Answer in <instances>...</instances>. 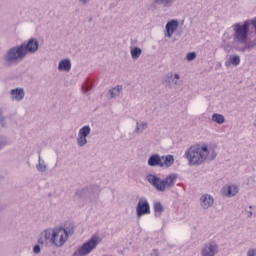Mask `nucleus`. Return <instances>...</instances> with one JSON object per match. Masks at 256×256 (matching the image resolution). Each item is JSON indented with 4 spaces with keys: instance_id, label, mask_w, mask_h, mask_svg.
I'll return each instance as SVG.
<instances>
[{
    "instance_id": "f257e3e1",
    "label": "nucleus",
    "mask_w": 256,
    "mask_h": 256,
    "mask_svg": "<svg viewBox=\"0 0 256 256\" xmlns=\"http://www.w3.org/2000/svg\"><path fill=\"white\" fill-rule=\"evenodd\" d=\"M185 157L189 163L194 167H199L207 161H214L217 157V151L213 147H209L206 144L191 146L186 152Z\"/></svg>"
},
{
    "instance_id": "f03ea898",
    "label": "nucleus",
    "mask_w": 256,
    "mask_h": 256,
    "mask_svg": "<svg viewBox=\"0 0 256 256\" xmlns=\"http://www.w3.org/2000/svg\"><path fill=\"white\" fill-rule=\"evenodd\" d=\"M74 229L71 227L57 226L54 228H48L42 232L44 241H49L54 247L61 248L69 239V235H73Z\"/></svg>"
},
{
    "instance_id": "7ed1b4c3",
    "label": "nucleus",
    "mask_w": 256,
    "mask_h": 256,
    "mask_svg": "<svg viewBox=\"0 0 256 256\" xmlns=\"http://www.w3.org/2000/svg\"><path fill=\"white\" fill-rule=\"evenodd\" d=\"M179 179V175L172 173L166 176L165 179H161L159 176L155 174H148L146 176V180L156 191L160 193H164L167 189H173L175 187V181Z\"/></svg>"
},
{
    "instance_id": "20e7f679",
    "label": "nucleus",
    "mask_w": 256,
    "mask_h": 256,
    "mask_svg": "<svg viewBox=\"0 0 256 256\" xmlns=\"http://www.w3.org/2000/svg\"><path fill=\"white\" fill-rule=\"evenodd\" d=\"M2 59L6 67H14V65H19L25 59V54H23L21 46H13L6 51Z\"/></svg>"
},
{
    "instance_id": "39448f33",
    "label": "nucleus",
    "mask_w": 256,
    "mask_h": 256,
    "mask_svg": "<svg viewBox=\"0 0 256 256\" xmlns=\"http://www.w3.org/2000/svg\"><path fill=\"white\" fill-rule=\"evenodd\" d=\"M99 236L93 235L88 241L84 242L80 247H78L72 256H87L91 255L95 249H97V245H99Z\"/></svg>"
},
{
    "instance_id": "423d86ee",
    "label": "nucleus",
    "mask_w": 256,
    "mask_h": 256,
    "mask_svg": "<svg viewBox=\"0 0 256 256\" xmlns=\"http://www.w3.org/2000/svg\"><path fill=\"white\" fill-rule=\"evenodd\" d=\"M175 163L173 155L161 156L159 154H152L148 159L149 167H161L162 169L169 168Z\"/></svg>"
},
{
    "instance_id": "0eeeda50",
    "label": "nucleus",
    "mask_w": 256,
    "mask_h": 256,
    "mask_svg": "<svg viewBox=\"0 0 256 256\" xmlns=\"http://www.w3.org/2000/svg\"><path fill=\"white\" fill-rule=\"evenodd\" d=\"M163 85L166 89H177L183 85V79L177 72H169L162 80Z\"/></svg>"
},
{
    "instance_id": "6e6552de",
    "label": "nucleus",
    "mask_w": 256,
    "mask_h": 256,
    "mask_svg": "<svg viewBox=\"0 0 256 256\" xmlns=\"http://www.w3.org/2000/svg\"><path fill=\"white\" fill-rule=\"evenodd\" d=\"M20 46V49L22 50V53L24 54V57H27V55H33L39 51V41L37 39L31 38L28 40L27 43H22Z\"/></svg>"
},
{
    "instance_id": "1a4fd4ad",
    "label": "nucleus",
    "mask_w": 256,
    "mask_h": 256,
    "mask_svg": "<svg viewBox=\"0 0 256 256\" xmlns=\"http://www.w3.org/2000/svg\"><path fill=\"white\" fill-rule=\"evenodd\" d=\"M151 207L149 206V201L146 198H140L136 206V216L137 219H141L143 215H150Z\"/></svg>"
},
{
    "instance_id": "9d476101",
    "label": "nucleus",
    "mask_w": 256,
    "mask_h": 256,
    "mask_svg": "<svg viewBox=\"0 0 256 256\" xmlns=\"http://www.w3.org/2000/svg\"><path fill=\"white\" fill-rule=\"evenodd\" d=\"M89 135H91V127L89 125H85L79 129L77 137L78 147H85V145H87V137H89Z\"/></svg>"
},
{
    "instance_id": "9b49d317",
    "label": "nucleus",
    "mask_w": 256,
    "mask_h": 256,
    "mask_svg": "<svg viewBox=\"0 0 256 256\" xmlns=\"http://www.w3.org/2000/svg\"><path fill=\"white\" fill-rule=\"evenodd\" d=\"M217 253H219V246L215 241L207 242L201 249V256H215Z\"/></svg>"
},
{
    "instance_id": "f8f14e48",
    "label": "nucleus",
    "mask_w": 256,
    "mask_h": 256,
    "mask_svg": "<svg viewBox=\"0 0 256 256\" xmlns=\"http://www.w3.org/2000/svg\"><path fill=\"white\" fill-rule=\"evenodd\" d=\"M200 207L201 209H209L210 207H213V203H215V199H213V196L211 194H203L200 197Z\"/></svg>"
},
{
    "instance_id": "ddd939ff",
    "label": "nucleus",
    "mask_w": 256,
    "mask_h": 256,
    "mask_svg": "<svg viewBox=\"0 0 256 256\" xmlns=\"http://www.w3.org/2000/svg\"><path fill=\"white\" fill-rule=\"evenodd\" d=\"M239 193V187L237 185H227L222 188V195L224 197H235Z\"/></svg>"
},
{
    "instance_id": "4468645a",
    "label": "nucleus",
    "mask_w": 256,
    "mask_h": 256,
    "mask_svg": "<svg viewBox=\"0 0 256 256\" xmlns=\"http://www.w3.org/2000/svg\"><path fill=\"white\" fill-rule=\"evenodd\" d=\"M10 99L12 101H23L25 99V89L15 88L10 90Z\"/></svg>"
},
{
    "instance_id": "2eb2a0df",
    "label": "nucleus",
    "mask_w": 256,
    "mask_h": 256,
    "mask_svg": "<svg viewBox=\"0 0 256 256\" xmlns=\"http://www.w3.org/2000/svg\"><path fill=\"white\" fill-rule=\"evenodd\" d=\"M177 27H179V21L171 20L166 24V34L165 37L171 39L173 37V33L177 31Z\"/></svg>"
},
{
    "instance_id": "dca6fc26",
    "label": "nucleus",
    "mask_w": 256,
    "mask_h": 256,
    "mask_svg": "<svg viewBox=\"0 0 256 256\" xmlns=\"http://www.w3.org/2000/svg\"><path fill=\"white\" fill-rule=\"evenodd\" d=\"M122 91H123V86L117 85L108 91L107 97L108 99H115L116 97H119V95H121Z\"/></svg>"
},
{
    "instance_id": "f3484780",
    "label": "nucleus",
    "mask_w": 256,
    "mask_h": 256,
    "mask_svg": "<svg viewBox=\"0 0 256 256\" xmlns=\"http://www.w3.org/2000/svg\"><path fill=\"white\" fill-rule=\"evenodd\" d=\"M241 63V57L237 54H231L228 60L225 62V66L229 67V65H233V67H237Z\"/></svg>"
},
{
    "instance_id": "a211bd4d",
    "label": "nucleus",
    "mask_w": 256,
    "mask_h": 256,
    "mask_svg": "<svg viewBox=\"0 0 256 256\" xmlns=\"http://www.w3.org/2000/svg\"><path fill=\"white\" fill-rule=\"evenodd\" d=\"M58 70L69 73V71H71V60L69 58L61 60L58 64Z\"/></svg>"
},
{
    "instance_id": "6ab92c4d",
    "label": "nucleus",
    "mask_w": 256,
    "mask_h": 256,
    "mask_svg": "<svg viewBox=\"0 0 256 256\" xmlns=\"http://www.w3.org/2000/svg\"><path fill=\"white\" fill-rule=\"evenodd\" d=\"M176 1L177 0H153V3H155V5H161L164 9H169L175 5Z\"/></svg>"
},
{
    "instance_id": "aec40b11",
    "label": "nucleus",
    "mask_w": 256,
    "mask_h": 256,
    "mask_svg": "<svg viewBox=\"0 0 256 256\" xmlns=\"http://www.w3.org/2000/svg\"><path fill=\"white\" fill-rule=\"evenodd\" d=\"M149 127V124L147 122H137L136 123V128L134 130V135H139V133H143L145 129Z\"/></svg>"
},
{
    "instance_id": "412c9836",
    "label": "nucleus",
    "mask_w": 256,
    "mask_h": 256,
    "mask_svg": "<svg viewBox=\"0 0 256 256\" xmlns=\"http://www.w3.org/2000/svg\"><path fill=\"white\" fill-rule=\"evenodd\" d=\"M143 53V50L139 47H133L130 50V55L134 61H137L141 57V54Z\"/></svg>"
},
{
    "instance_id": "4be33fe9",
    "label": "nucleus",
    "mask_w": 256,
    "mask_h": 256,
    "mask_svg": "<svg viewBox=\"0 0 256 256\" xmlns=\"http://www.w3.org/2000/svg\"><path fill=\"white\" fill-rule=\"evenodd\" d=\"M37 171L39 173H45L47 171V163H45V160L41 159V156L38 157V164L36 165Z\"/></svg>"
},
{
    "instance_id": "5701e85b",
    "label": "nucleus",
    "mask_w": 256,
    "mask_h": 256,
    "mask_svg": "<svg viewBox=\"0 0 256 256\" xmlns=\"http://www.w3.org/2000/svg\"><path fill=\"white\" fill-rule=\"evenodd\" d=\"M212 121L213 123H217V125H223V123H225V116H223V114L214 113L212 115Z\"/></svg>"
},
{
    "instance_id": "b1692460",
    "label": "nucleus",
    "mask_w": 256,
    "mask_h": 256,
    "mask_svg": "<svg viewBox=\"0 0 256 256\" xmlns=\"http://www.w3.org/2000/svg\"><path fill=\"white\" fill-rule=\"evenodd\" d=\"M163 211H165V208L163 207V204H161V202L154 203V212L156 213V215L161 216V213H163Z\"/></svg>"
},
{
    "instance_id": "393cba45",
    "label": "nucleus",
    "mask_w": 256,
    "mask_h": 256,
    "mask_svg": "<svg viewBox=\"0 0 256 256\" xmlns=\"http://www.w3.org/2000/svg\"><path fill=\"white\" fill-rule=\"evenodd\" d=\"M195 59H197V53H195V52H189L186 55V60L187 61H195Z\"/></svg>"
},
{
    "instance_id": "a878e982",
    "label": "nucleus",
    "mask_w": 256,
    "mask_h": 256,
    "mask_svg": "<svg viewBox=\"0 0 256 256\" xmlns=\"http://www.w3.org/2000/svg\"><path fill=\"white\" fill-rule=\"evenodd\" d=\"M7 145H9L7 138L0 136V150L3 149V147H7Z\"/></svg>"
},
{
    "instance_id": "bb28decb",
    "label": "nucleus",
    "mask_w": 256,
    "mask_h": 256,
    "mask_svg": "<svg viewBox=\"0 0 256 256\" xmlns=\"http://www.w3.org/2000/svg\"><path fill=\"white\" fill-rule=\"evenodd\" d=\"M246 256H256V248H249L247 250Z\"/></svg>"
},
{
    "instance_id": "cd10ccee",
    "label": "nucleus",
    "mask_w": 256,
    "mask_h": 256,
    "mask_svg": "<svg viewBox=\"0 0 256 256\" xmlns=\"http://www.w3.org/2000/svg\"><path fill=\"white\" fill-rule=\"evenodd\" d=\"M33 253H35L36 255H39V253H41V246L35 245L33 247Z\"/></svg>"
},
{
    "instance_id": "c85d7f7f",
    "label": "nucleus",
    "mask_w": 256,
    "mask_h": 256,
    "mask_svg": "<svg viewBox=\"0 0 256 256\" xmlns=\"http://www.w3.org/2000/svg\"><path fill=\"white\" fill-rule=\"evenodd\" d=\"M246 21L250 22L249 27H251V25H253V27H256V18H254L252 20H246Z\"/></svg>"
},
{
    "instance_id": "c756f323",
    "label": "nucleus",
    "mask_w": 256,
    "mask_h": 256,
    "mask_svg": "<svg viewBox=\"0 0 256 256\" xmlns=\"http://www.w3.org/2000/svg\"><path fill=\"white\" fill-rule=\"evenodd\" d=\"M90 0H79V2L81 3V5H87L89 3Z\"/></svg>"
},
{
    "instance_id": "7c9ffc66",
    "label": "nucleus",
    "mask_w": 256,
    "mask_h": 256,
    "mask_svg": "<svg viewBox=\"0 0 256 256\" xmlns=\"http://www.w3.org/2000/svg\"><path fill=\"white\" fill-rule=\"evenodd\" d=\"M152 255H153V256H159V250L154 249V250L152 251Z\"/></svg>"
},
{
    "instance_id": "2f4dec72",
    "label": "nucleus",
    "mask_w": 256,
    "mask_h": 256,
    "mask_svg": "<svg viewBox=\"0 0 256 256\" xmlns=\"http://www.w3.org/2000/svg\"><path fill=\"white\" fill-rule=\"evenodd\" d=\"M5 121V118H3L2 113L0 112V123L1 125H4L3 122Z\"/></svg>"
},
{
    "instance_id": "473e14b6",
    "label": "nucleus",
    "mask_w": 256,
    "mask_h": 256,
    "mask_svg": "<svg viewBox=\"0 0 256 256\" xmlns=\"http://www.w3.org/2000/svg\"><path fill=\"white\" fill-rule=\"evenodd\" d=\"M38 243H39L40 245H43V244L45 243V240H43V238H40V239L38 240Z\"/></svg>"
},
{
    "instance_id": "72a5a7b5",
    "label": "nucleus",
    "mask_w": 256,
    "mask_h": 256,
    "mask_svg": "<svg viewBox=\"0 0 256 256\" xmlns=\"http://www.w3.org/2000/svg\"><path fill=\"white\" fill-rule=\"evenodd\" d=\"M248 217H253V212L252 211H248Z\"/></svg>"
},
{
    "instance_id": "f704fd0d",
    "label": "nucleus",
    "mask_w": 256,
    "mask_h": 256,
    "mask_svg": "<svg viewBox=\"0 0 256 256\" xmlns=\"http://www.w3.org/2000/svg\"><path fill=\"white\" fill-rule=\"evenodd\" d=\"M91 88L89 86H87L86 88H84L85 93H87V91H89Z\"/></svg>"
},
{
    "instance_id": "c9c22d12",
    "label": "nucleus",
    "mask_w": 256,
    "mask_h": 256,
    "mask_svg": "<svg viewBox=\"0 0 256 256\" xmlns=\"http://www.w3.org/2000/svg\"><path fill=\"white\" fill-rule=\"evenodd\" d=\"M249 209H253V207H252V206H249Z\"/></svg>"
}]
</instances>
